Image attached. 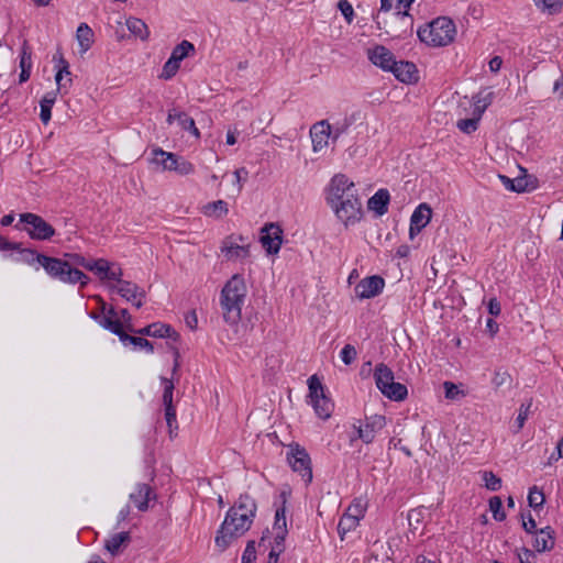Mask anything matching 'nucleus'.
<instances>
[{
  "mask_svg": "<svg viewBox=\"0 0 563 563\" xmlns=\"http://www.w3.org/2000/svg\"><path fill=\"white\" fill-rule=\"evenodd\" d=\"M432 216L431 207L422 202L420 203L410 217V227H409V238L412 240L417 234H419L422 229H424Z\"/></svg>",
  "mask_w": 563,
  "mask_h": 563,
  "instance_id": "f3484780",
  "label": "nucleus"
},
{
  "mask_svg": "<svg viewBox=\"0 0 563 563\" xmlns=\"http://www.w3.org/2000/svg\"><path fill=\"white\" fill-rule=\"evenodd\" d=\"M357 356L356 349L351 344H345L340 352V357L345 365L352 364Z\"/></svg>",
  "mask_w": 563,
  "mask_h": 563,
  "instance_id": "6e6d98bb",
  "label": "nucleus"
},
{
  "mask_svg": "<svg viewBox=\"0 0 563 563\" xmlns=\"http://www.w3.org/2000/svg\"><path fill=\"white\" fill-rule=\"evenodd\" d=\"M109 262L103 258L96 260L93 263V267H89L90 272L97 274L100 279H106V275L108 274Z\"/></svg>",
  "mask_w": 563,
  "mask_h": 563,
  "instance_id": "bf43d9fd",
  "label": "nucleus"
},
{
  "mask_svg": "<svg viewBox=\"0 0 563 563\" xmlns=\"http://www.w3.org/2000/svg\"><path fill=\"white\" fill-rule=\"evenodd\" d=\"M455 33L454 22L446 16H439L417 31L419 40L433 47L446 46L453 42Z\"/></svg>",
  "mask_w": 563,
  "mask_h": 563,
  "instance_id": "7ed1b4c3",
  "label": "nucleus"
},
{
  "mask_svg": "<svg viewBox=\"0 0 563 563\" xmlns=\"http://www.w3.org/2000/svg\"><path fill=\"white\" fill-rule=\"evenodd\" d=\"M238 525L239 519H234L233 521L229 522V525H227L225 527L224 519L219 529L217 530L214 543L220 552L225 551L234 540L245 534L240 533L239 531H234Z\"/></svg>",
  "mask_w": 563,
  "mask_h": 563,
  "instance_id": "dca6fc26",
  "label": "nucleus"
},
{
  "mask_svg": "<svg viewBox=\"0 0 563 563\" xmlns=\"http://www.w3.org/2000/svg\"><path fill=\"white\" fill-rule=\"evenodd\" d=\"M512 382V378L510 374L506 371L497 369L495 371L494 377L492 379L493 385L496 388H499L501 386H508L510 387Z\"/></svg>",
  "mask_w": 563,
  "mask_h": 563,
  "instance_id": "864d4df0",
  "label": "nucleus"
},
{
  "mask_svg": "<svg viewBox=\"0 0 563 563\" xmlns=\"http://www.w3.org/2000/svg\"><path fill=\"white\" fill-rule=\"evenodd\" d=\"M390 73L405 84H413L419 79L417 66L408 60H396V66H393Z\"/></svg>",
  "mask_w": 563,
  "mask_h": 563,
  "instance_id": "4be33fe9",
  "label": "nucleus"
},
{
  "mask_svg": "<svg viewBox=\"0 0 563 563\" xmlns=\"http://www.w3.org/2000/svg\"><path fill=\"white\" fill-rule=\"evenodd\" d=\"M161 382H162V385H163V405L166 408H175L174 405H173V394H174V389H175V384H174V380L173 379H168L166 377H161Z\"/></svg>",
  "mask_w": 563,
  "mask_h": 563,
  "instance_id": "79ce46f5",
  "label": "nucleus"
},
{
  "mask_svg": "<svg viewBox=\"0 0 563 563\" xmlns=\"http://www.w3.org/2000/svg\"><path fill=\"white\" fill-rule=\"evenodd\" d=\"M356 196H358V194L355 184L344 174H336L331 178L325 200L330 207H334Z\"/></svg>",
  "mask_w": 563,
  "mask_h": 563,
  "instance_id": "6e6552de",
  "label": "nucleus"
},
{
  "mask_svg": "<svg viewBox=\"0 0 563 563\" xmlns=\"http://www.w3.org/2000/svg\"><path fill=\"white\" fill-rule=\"evenodd\" d=\"M308 389L310 398V404L314 409L317 416L321 419L330 418L334 404L332 400L325 395L324 386L317 375H312L308 378Z\"/></svg>",
  "mask_w": 563,
  "mask_h": 563,
  "instance_id": "423d86ee",
  "label": "nucleus"
},
{
  "mask_svg": "<svg viewBox=\"0 0 563 563\" xmlns=\"http://www.w3.org/2000/svg\"><path fill=\"white\" fill-rule=\"evenodd\" d=\"M119 340L123 345H133L135 349H143L147 353L154 352V345L147 339L137 335H131L126 331H123L119 336Z\"/></svg>",
  "mask_w": 563,
  "mask_h": 563,
  "instance_id": "bb28decb",
  "label": "nucleus"
},
{
  "mask_svg": "<svg viewBox=\"0 0 563 563\" xmlns=\"http://www.w3.org/2000/svg\"><path fill=\"white\" fill-rule=\"evenodd\" d=\"M131 541V534L128 531H122L113 534L109 540L104 543V549L109 551L112 555H117L120 551V548L123 544H128Z\"/></svg>",
  "mask_w": 563,
  "mask_h": 563,
  "instance_id": "2f4dec72",
  "label": "nucleus"
},
{
  "mask_svg": "<svg viewBox=\"0 0 563 563\" xmlns=\"http://www.w3.org/2000/svg\"><path fill=\"white\" fill-rule=\"evenodd\" d=\"M242 563H256V549L254 540L247 541L242 554Z\"/></svg>",
  "mask_w": 563,
  "mask_h": 563,
  "instance_id": "4d7b16f0",
  "label": "nucleus"
},
{
  "mask_svg": "<svg viewBox=\"0 0 563 563\" xmlns=\"http://www.w3.org/2000/svg\"><path fill=\"white\" fill-rule=\"evenodd\" d=\"M179 67H180V63L177 62L175 57L170 56L165 62V64L163 66V69H162V73L159 75V78L164 79V80L172 79L177 74V71L179 70Z\"/></svg>",
  "mask_w": 563,
  "mask_h": 563,
  "instance_id": "49530a36",
  "label": "nucleus"
},
{
  "mask_svg": "<svg viewBox=\"0 0 563 563\" xmlns=\"http://www.w3.org/2000/svg\"><path fill=\"white\" fill-rule=\"evenodd\" d=\"M331 208L345 227L354 225L363 218V209L358 196L346 199V201H342Z\"/></svg>",
  "mask_w": 563,
  "mask_h": 563,
  "instance_id": "1a4fd4ad",
  "label": "nucleus"
},
{
  "mask_svg": "<svg viewBox=\"0 0 563 563\" xmlns=\"http://www.w3.org/2000/svg\"><path fill=\"white\" fill-rule=\"evenodd\" d=\"M288 532H278L274 533V543L271 550L284 553L285 551V541Z\"/></svg>",
  "mask_w": 563,
  "mask_h": 563,
  "instance_id": "e2e57ef3",
  "label": "nucleus"
},
{
  "mask_svg": "<svg viewBox=\"0 0 563 563\" xmlns=\"http://www.w3.org/2000/svg\"><path fill=\"white\" fill-rule=\"evenodd\" d=\"M65 261L69 263V266H80L82 267L85 265L86 258L78 253H65L64 254Z\"/></svg>",
  "mask_w": 563,
  "mask_h": 563,
  "instance_id": "69168bd1",
  "label": "nucleus"
},
{
  "mask_svg": "<svg viewBox=\"0 0 563 563\" xmlns=\"http://www.w3.org/2000/svg\"><path fill=\"white\" fill-rule=\"evenodd\" d=\"M195 45L191 42L184 40L173 48L170 56L175 57L176 60L180 63L190 54L195 53Z\"/></svg>",
  "mask_w": 563,
  "mask_h": 563,
  "instance_id": "a19ab883",
  "label": "nucleus"
},
{
  "mask_svg": "<svg viewBox=\"0 0 563 563\" xmlns=\"http://www.w3.org/2000/svg\"><path fill=\"white\" fill-rule=\"evenodd\" d=\"M260 241L267 254L275 255L279 252L283 243V229L277 223H266L261 229Z\"/></svg>",
  "mask_w": 563,
  "mask_h": 563,
  "instance_id": "9b49d317",
  "label": "nucleus"
},
{
  "mask_svg": "<svg viewBox=\"0 0 563 563\" xmlns=\"http://www.w3.org/2000/svg\"><path fill=\"white\" fill-rule=\"evenodd\" d=\"M287 462L295 473L310 484L312 482V463L308 451L297 442L288 445Z\"/></svg>",
  "mask_w": 563,
  "mask_h": 563,
  "instance_id": "0eeeda50",
  "label": "nucleus"
},
{
  "mask_svg": "<svg viewBox=\"0 0 563 563\" xmlns=\"http://www.w3.org/2000/svg\"><path fill=\"white\" fill-rule=\"evenodd\" d=\"M310 136L313 152L322 151L331 137V125L325 120L314 123L310 129Z\"/></svg>",
  "mask_w": 563,
  "mask_h": 563,
  "instance_id": "aec40b11",
  "label": "nucleus"
},
{
  "mask_svg": "<svg viewBox=\"0 0 563 563\" xmlns=\"http://www.w3.org/2000/svg\"><path fill=\"white\" fill-rule=\"evenodd\" d=\"M338 9L341 11L342 15L346 20L347 23H351L354 19V10L352 4L347 0H340L338 2Z\"/></svg>",
  "mask_w": 563,
  "mask_h": 563,
  "instance_id": "052dcab7",
  "label": "nucleus"
},
{
  "mask_svg": "<svg viewBox=\"0 0 563 563\" xmlns=\"http://www.w3.org/2000/svg\"><path fill=\"white\" fill-rule=\"evenodd\" d=\"M246 239L243 235L231 234L227 236L220 246L221 253L229 261L236 258H245L250 256V245H240L238 241L244 242Z\"/></svg>",
  "mask_w": 563,
  "mask_h": 563,
  "instance_id": "ddd939ff",
  "label": "nucleus"
},
{
  "mask_svg": "<svg viewBox=\"0 0 563 563\" xmlns=\"http://www.w3.org/2000/svg\"><path fill=\"white\" fill-rule=\"evenodd\" d=\"M445 397L448 399H456L460 394H463L459 387L452 382H444L443 384Z\"/></svg>",
  "mask_w": 563,
  "mask_h": 563,
  "instance_id": "338daca9",
  "label": "nucleus"
},
{
  "mask_svg": "<svg viewBox=\"0 0 563 563\" xmlns=\"http://www.w3.org/2000/svg\"><path fill=\"white\" fill-rule=\"evenodd\" d=\"M373 375H374L376 387L379 391H380V387L384 388L387 385H389L390 383H393V380H395L394 372L385 363H378L375 366Z\"/></svg>",
  "mask_w": 563,
  "mask_h": 563,
  "instance_id": "a878e982",
  "label": "nucleus"
},
{
  "mask_svg": "<svg viewBox=\"0 0 563 563\" xmlns=\"http://www.w3.org/2000/svg\"><path fill=\"white\" fill-rule=\"evenodd\" d=\"M165 419L168 427L169 435L173 438L174 430L178 429L177 418H176V409L175 408H166L165 409Z\"/></svg>",
  "mask_w": 563,
  "mask_h": 563,
  "instance_id": "13d9d810",
  "label": "nucleus"
},
{
  "mask_svg": "<svg viewBox=\"0 0 563 563\" xmlns=\"http://www.w3.org/2000/svg\"><path fill=\"white\" fill-rule=\"evenodd\" d=\"M489 510L493 512V518L496 521H504L506 512L503 509V501L499 496H494L489 499Z\"/></svg>",
  "mask_w": 563,
  "mask_h": 563,
  "instance_id": "09e8293b",
  "label": "nucleus"
},
{
  "mask_svg": "<svg viewBox=\"0 0 563 563\" xmlns=\"http://www.w3.org/2000/svg\"><path fill=\"white\" fill-rule=\"evenodd\" d=\"M413 19L408 13L407 10L401 11L398 9L393 13V25L390 30H387L386 33L390 34L394 37L402 38L406 37L408 33L412 32Z\"/></svg>",
  "mask_w": 563,
  "mask_h": 563,
  "instance_id": "a211bd4d",
  "label": "nucleus"
},
{
  "mask_svg": "<svg viewBox=\"0 0 563 563\" xmlns=\"http://www.w3.org/2000/svg\"><path fill=\"white\" fill-rule=\"evenodd\" d=\"M15 229L25 231L29 238L35 241H48L56 233L52 224L41 216L32 212L21 213Z\"/></svg>",
  "mask_w": 563,
  "mask_h": 563,
  "instance_id": "39448f33",
  "label": "nucleus"
},
{
  "mask_svg": "<svg viewBox=\"0 0 563 563\" xmlns=\"http://www.w3.org/2000/svg\"><path fill=\"white\" fill-rule=\"evenodd\" d=\"M531 407H532V399L528 400L527 402L521 404V406L519 408L518 416L515 421L517 431H520L523 428L525 422L529 417Z\"/></svg>",
  "mask_w": 563,
  "mask_h": 563,
  "instance_id": "603ef678",
  "label": "nucleus"
},
{
  "mask_svg": "<svg viewBox=\"0 0 563 563\" xmlns=\"http://www.w3.org/2000/svg\"><path fill=\"white\" fill-rule=\"evenodd\" d=\"M178 124L180 125L181 130L189 132L196 139L200 137V132L195 124V120L186 112H179Z\"/></svg>",
  "mask_w": 563,
  "mask_h": 563,
  "instance_id": "c03bdc74",
  "label": "nucleus"
},
{
  "mask_svg": "<svg viewBox=\"0 0 563 563\" xmlns=\"http://www.w3.org/2000/svg\"><path fill=\"white\" fill-rule=\"evenodd\" d=\"M386 426V418L382 415H373L365 418L364 429L371 434V442L374 441L376 433Z\"/></svg>",
  "mask_w": 563,
  "mask_h": 563,
  "instance_id": "c9c22d12",
  "label": "nucleus"
},
{
  "mask_svg": "<svg viewBox=\"0 0 563 563\" xmlns=\"http://www.w3.org/2000/svg\"><path fill=\"white\" fill-rule=\"evenodd\" d=\"M176 167L177 168L175 169V172H177L180 175H188L195 170L194 165L183 157L178 158Z\"/></svg>",
  "mask_w": 563,
  "mask_h": 563,
  "instance_id": "0e129e2a",
  "label": "nucleus"
},
{
  "mask_svg": "<svg viewBox=\"0 0 563 563\" xmlns=\"http://www.w3.org/2000/svg\"><path fill=\"white\" fill-rule=\"evenodd\" d=\"M545 501L544 494L541 489H539L537 486H532L529 488L528 494V505L536 511L541 509L543 507V504Z\"/></svg>",
  "mask_w": 563,
  "mask_h": 563,
  "instance_id": "37998d69",
  "label": "nucleus"
},
{
  "mask_svg": "<svg viewBox=\"0 0 563 563\" xmlns=\"http://www.w3.org/2000/svg\"><path fill=\"white\" fill-rule=\"evenodd\" d=\"M152 497L155 498V494L152 487L145 483L136 484L135 490L130 494V500L134 503L140 511L148 509V501Z\"/></svg>",
  "mask_w": 563,
  "mask_h": 563,
  "instance_id": "5701e85b",
  "label": "nucleus"
},
{
  "mask_svg": "<svg viewBox=\"0 0 563 563\" xmlns=\"http://www.w3.org/2000/svg\"><path fill=\"white\" fill-rule=\"evenodd\" d=\"M246 296V285L240 274L233 275L223 286L220 296V305L223 319L233 325L241 320V310Z\"/></svg>",
  "mask_w": 563,
  "mask_h": 563,
  "instance_id": "f257e3e1",
  "label": "nucleus"
},
{
  "mask_svg": "<svg viewBox=\"0 0 563 563\" xmlns=\"http://www.w3.org/2000/svg\"><path fill=\"white\" fill-rule=\"evenodd\" d=\"M358 523L360 520L356 518V516L352 515V512L350 511H345L338 523V533L341 540L344 539L347 532L356 529Z\"/></svg>",
  "mask_w": 563,
  "mask_h": 563,
  "instance_id": "72a5a7b5",
  "label": "nucleus"
},
{
  "mask_svg": "<svg viewBox=\"0 0 563 563\" xmlns=\"http://www.w3.org/2000/svg\"><path fill=\"white\" fill-rule=\"evenodd\" d=\"M385 287V279L379 275L363 278L354 288L360 299H369L378 296Z\"/></svg>",
  "mask_w": 563,
  "mask_h": 563,
  "instance_id": "4468645a",
  "label": "nucleus"
},
{
  "mask_svg": "<svg viewBox=\"0 0 563 563\" xmlns=\"http://www.w3.org/2000/svg\"><path fill=\"white\" fill-rule=\"evenodd\" d=\"M101 312L100 325L119 336L124 331V325L121 319H119V312L112 306L107 307L104 301H102Z\"/></svg>",
  "mask_w": 563,
  "mask_h": 563,
  "instance_id": "6ab92c4d",
  "label": "nucleus"
},
{
  "mask_svg": "<svg viewBox=\"0 0 563 563\" xmlns=\"http://www.w3.org/2000/svg\"><path fill=\"white\" fill-rule=\"evenodd\" d=\"M499 179L505 188L512 192L521 194L525 192V189L527 188V180L520 176L516 178H509L506 175H499Z\"/></svg>",
  "mask_w": 563,
  "mask_h": 563,
  "instance_id": "ea45409f",
  "label": "nucleus"
},
{
  "mask_svg": "<svg viewBox=\"0 0 563 563\" xmlns=\"http://www.w3.org/2000/svg\"><path fill=\"white\" fill-rule=\"evenodd\" d=\"M228 202L221 199L208 202L202 207V213L209 218L222 219L228 214Z\"/></svg>",
  "mask_w": 563,
  "mask_h": 563,
  "instance_id": "c756f323",
  "label": "nucleus"
},
{
  "mask_svg": "<svg viewBox=\"0 0 563 563\" xmlns=\"http://www.w3.org/2000/svg\"><path fill=\"white\" fill-rule=\"evenodd\" d=\"M111 292L120 295L123 299L131 302L137 309L143 306L145 291L132 282H121V286H110Z\"/></svg>",
  "mask_w": 563,
  "mask_h": 563,
  "instance_id": "2eb2a0df",
  "label": "nucleus"
},
{
  "mask_svg": "<svg viewBox=\"0 0 563 563\" xmlns=\"http://www.w3.org/2000/svg\"><path fill=\"white\" fill-rule=\"evenodd\" d=\"M11 244L16 245V247H8L7 249V251L14 252V253L7 255L8 258H10L12 262H15V263H22V264L29 265L36 271L40 269V265L42 262L41 256H44L43 253H38L34 249L23 247V244L21 242H11Z\"/></svg>",
  "mask_w": 563,
  "mask_h": 563,
  "instance_id": "f8f14e48",
  "label": "nucleus"
},
{
  "mask_svg": "<svg viewBox=\"0 0 563 563\" xmlns=\"http://www.w3.org/2000/svg\"><path fill=\"white\" fill-rule=\"evenodd\" d=\"M368 59L385 71H390L396 66L395 55L383 45L368 49Z\"/></svg>",
  "mask_w": 563,
  "mask_h": 563,
  "instance_id": "412c9836",
  "label": "nucleus"
},
{
  "mask_svg": "<svg viewBox=\"0 0 563 563\" xmlns=\"http://www.w3.org/2000/svg\"><path fill=\"white\" fill-rule=\"evenodd\" d=\"M380 393L385 397L394 401H402L408 396L407 387L404 384L397 383L395 380H393V383H390L384 388L380 387Z\"/></svg>",
  "mask_w": 563,
  "mask_h": 563,
  "instance_id": "c85d7f7f",
  "label": "nucleus"
},
{
  "mask_svg": "<svg viewBox=\"0 0 563 563\" xmlns=\"http://www.w3.org/2000/svg\"><path fill=\"white\" fill-rule=\"evenodd\" d=\"M521 551L522 553L518 554L520 563H536V554L532 550L522 548Z\"/></svg>",
  "mask_w": 563,
  "mask_h": 563,
  "instance_id": "774afa93",
  "label": "nucleus"
},
{
  "mask_svg": "<svg viewBox=\"0 0 563 563\" xmlns=\"http://www.w3.org/2000/svg\"><path fill=\"white\" fill-rule=\"evenodd\" d=\"M41 257L40 267H43L52 279L70 285L80 284L81 288L89 284L90 277L77 267L69 266L65 258L53 257L46 254Z\"/></svg>",
  "mask_w": 563,
  "mask_h": 563,
  "instance_id": "f03ea898",
  "label": "nucleus"
},
{
  "mask_svg": "<svg viewBox=\"0 0 563 563\" xmlns=\"http://www.w3.org/2000/svg\"><path fill=\"white\" fill-rule=\"evenodd\" d=\"M537 7H541L547 10L550 14H556L562 9V2L560 0H533Z\"/></svg>",
  "mask_w": 563,
  "mask_h": 563,
  "instance_id": "5fc2aeb1",
  "label": "nucleus"
},
{
  "mask_svg": "<svg viewBox=\"0 0 563 563\" xmlns=\"http://www.w3.org/2000/svg\"><path fill=\"white\" fill-rule=\"evenodd\" d=\"M129 332L142 336H152L159 339H170L173 342L180 340L179 333L169 324L162 322H153L144 328L135 329L132 323L126 324Z\"/></svg>",
  "mask_w": 563,
  "mask_h": 563,
  "instance_id": "9d476101",
  "label": "nucleus"
},
{
  "mask_svg": "<svg viewBox=\"0 0 563 563\" xmlns=\"http://www.w3.org/2000/svg\"><path fill=\"white\" fill-rule=\"evenodd\" d=\"M494 99V93L492 91L484 93L483 91L478 92L473 97L474 101V110L473 114L483 115L485 110L492 104Z\"/></svg>",
  "mask_w": 563,
  "mask_h": 563,
  "instance_id": "4c0bfd02",
  "label": "nucleus"
},
{
  "mask_svg": "<svg viewBox=\"0 0 563 563\" xmlns=\"http://www.w3.org/2000/svg\"><path fill=\"white\" fill-rule=\"evenodd\" d=\"M485 487L490 492H498L501 488V478L492 471H484L482 473Z\"/></svg>",
  "mask_w": 563,
  "mask_h": 563,
  "instance_id": "de8ad7c7",
  "label": "nucleus"
},
{
  "mask_svg": "<svg viewBox=\"0 0 563 563\" xmlns=\"http://www.w3.org/2000/svg\"><path fill=\"white\" fill-rule=\"evenodd\" d=\"M53 60L56 63V74L55 81L57 84L56 91H59L63 85L60 84L64 76H70L69 63L65 59L60 49H57L56 54L53 56Z\"/></svg>",
  "mask_w": 563,
  "mask_h": 563,
  "instance_id": "7c9ffc66",
  "label": "nucleus"
},
{
  "mask_svg": "<svg viewBox=\"0 0 563 563\" xmlns=\"http://www.w3.org/2000/svg\"><path fill=\"white\" fill-rule=\"evenodd\" d=\"M77 41L84 52L88 51L93 42V32L86 23H80L76 32Z\"/></svg>",
  "mask_w": 563,
  "mask_h": 563,
  "instance_id": "e433bc0d",
  "label": "nucleus"
},
{
  "mask_svg": "<svg viewBox=\"0 0 563 563\" xmlns=\"http://www.w3.org/2000/svg\"><path fill=\"white\" fill-rule=\"evenodd\" d=\"M256 511L255 499L247 494L240 495L239 499L225 514V526L234 519H239V525L234 531L246 533L253 525Z\"/></svg>",
  "mask_w": 563,
  "mask_h": 563,
  "instance_id": "20e7f679",
  "label": "nucleus"
},
{
  "mask_svg": "<svg viewBox=\"0 0 563 563\" xmlns=\"http://www.w3.org/2000/svg\"><path fill=\"white\" fill-rule=\"evenodd\" d=\"M521 519H522V528L527 533H530V534L537 533V531H538L537 523H536V520L533 519L532 515L530 514V511H528L527 515L521 514Z\"/></svg>",
  "mask_w": 563,
  "mask_h": 563,
  "instance_id": "680f3d73",
  "label": "nucleus"
},
{
  "mask_svg": "<svg viewBox=\"0 0 563 563\" xmlns=\"http://www.w3.org/2000/svg\"><path fill=\"white\" fill-rule=\"evenodd\" d=\"M352 125V120L345 118L331 125V139L335 142L341 135L345 134L349 128Z\"/></svg>",
  "mask_w": 563,
  "mask_h": 563,
  "instance_id": "3c124183",
  "label": "nucleus"
},
{
  "mask_svg": "<svg viewBox=\"0 0 563 563\" xmlns=\"http://www.w3.org/2000/svg\"><path fill=\"white\" fill-rule=\"evenodd\" d=\"M481 118L478 114H473L472 118L459 120L457 128L462 132L470 134L477 130Z\"/></svg>",
  "mask_w": 563,
  "mask_h": 563,
  "instance_id": "8fccbe9b",
  "label": "nucleus"
},
{
  "mask_svg": "<svg viewBox=\"0 0 563 563\" xmlns=\"http://www.w3.org/2000/svg\"><path fill=\"white\" fill-rule=\"evenodd\" d=\"M554 533V530L550 526L541 528L537 533H533L534 540L532 545L534 550L539 553L552 550L555 542Z\"/></svg>",
  "mask_w": 563,
  "mask_h": 563,
  "instance_id": "b1692460",
  "label": "nucleus"
},
{
  "mask_svg": "<svg viewBox=\"0 0 563 563\" xmlns=\"http://www.w3.org/2000/svg\"><path fill=\"white\" fill-rule=\"evenodd\" d=\"M56 92L57 91L47 92L40 102V119L44 124H47L52 118V108L56 101Z\"/></svg>",
  "mask_w": 563,
  "mask_h": 563,
  "instance_id": "f704fd0d",
  "label": "nucleus"
},
{
  "mask_svg": "<svg viewBox=\"0 0 563 563\" xmlns=\"http://www.w3.org/2000/svg\"><path fill=\"white\" fill-rule=\"evenodd\" d=\"M389 201L390 195L388 190L379 189L368 199L367 206L369 210L382 217L388 211Z\"/></svg>",
  "mask_w": 563,
  "mask_h": 563,
  "instance_id": "393cba45",
  "label": "nucleus"
},
{
  "mask_svg": "<svg viewBox=\"0 0 563 563\" xmlns=\"http://www.w3.org/2000/svg\"><path fill=\"white\" fill-rule=\"evenodd\" d=\"M283 503L275 510V518L273 523L274 533L288 532L286 520V494L282 493Z\"/></svg>",
  "mask_w": 563,
  "mask_h": 563,
  "instance_id": "473e14b6",
  "label": "nucleus"
},
{
  "mask_svg": "<svg viewBox=\"0 0 563 563\" xmlns=\"http://www.w3.org/2000/svg\"><path fill=\"white\" fill-rule=\"evenodd\" d=\"M128 30L142 41L147 40L150 32L146 23L137 18H130L126 20Z\"/></svg>",
  "mask_w": 563,
  "mask_h": 563,
  "instance_id": "58836bf2",
  "label": "nucleus"
},
{
  "mask_svg": "<svg viewBox=\"0 0 563 563\" xmlns=\"http://www.w3.org/2000/svg\"><path fill=\"white\" fill-rule=\"evenodd\" d=\"M153 154L154 162L158 165H162L164 170L175 172L179 156L174 153L165 152L162 148H155Z\"/></svg>",
  "mask_w": 563,
  "mask_h": 563,
  "instance_id": "cd10ccee",
  "label": "nucleus"
},
{
  "mask_svg": "<svg viewBox=\"0 0 563 563\" xmlns=\"http://www.w3.org/2000/svg\"><path fill=\"white\" fill-rule=\"evenodd\" d=\"M19 58H20V63H19L20 68L24 67L25 69H32V66H33L32 47L26 40H24L22 42Z\"/></svg>",
  "mask_w": 563,
  "mask_h": 563,
  "instance_id": "a18cd8bd",
  "label": "nucleus"
}]
</instances>
